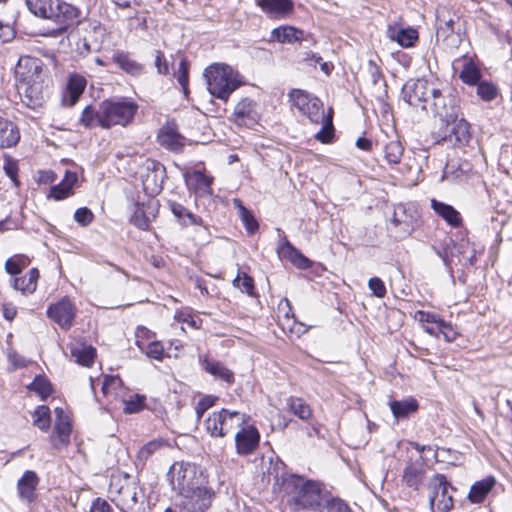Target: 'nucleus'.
Returning <instances> with one entry per match:
<instances>
[{
	"mask_svg": "<svg viewBox=\"0 0 512 512\" xmlns=\"http://www.w3.org/2000/svg\"><path fill=\"white\" fill-rule=\"evenodd\" d=\"M45 66L39 58L23 56L15 67V79L22 101L35 109L44 100Z\"/></svg>",
	"mask_w": 512,
	"mask_h": 512,
	"instance_id": "1",
	"label": "nucleus"
},
{
	"mask_svg": "<svg viewBox=\"0 0 512 512\" xmlns=\"http://www.w3.org/2000/svg\"><path fill=\"white\" fill-rule=\"evenodd\" d=\"M283 484L284 490L290 495L288 502L293 511H321L324 495L320 483L291 475L284 479Z\"/></svg>",
	"mask_w": 512,
	"mask_h": 512,
	"instance_id": "2",
	"label": "nucleus"
},
{
	"mask_svg": "<svg viewBox=\"0 0 512 512\" xmlns=\"http://www.w3.org/2000/svg\"><path fill=\"white\" fill-rule=\"evenodd\" d=\"M204 77L210 94L223 101H227L230 95L243 84L240 74L223 63L208 66L204 71Z\"/></svg>",
	"mask_w": 512,
	"mask_h": 512,
	"instance_id": "3",
	"label": "nucleus"
},
{
	"mask_svg": "<svg viewBox=\"0 0 512 512\" xmlns=\"http://www.w3.org/2000/svg\"><path fill=\"white\" fill-rule=\"evenodd\" d=\"M137 109L136 103L123 98L102 101L101 113L104 118V129L116 125L126 126L133 120Z\"/></svg>",
	"mask_w": 512,
	"mask_h": 512,
	"instance_id": "4",
	"label": "nucleus"
},
{
	"mask_svg": "<svg viewBox=\"0 0 512 512\" xmlns=\"http://www.w3.org/2000/svg\"><path fill=\"white\" fill-rule=\"evenodd\" d=\"M167 480L178 496L202 485L197 467L188 462H175L167 473Z\"/></svg>",
	"mask_w": 512,
	"mask_h": 512,
	"instance_id": "5",
	"label": "nucleus"
},
{
	"mask_svg": "<svg viewBox=\"0 0 512 512\" xmlns=\"http://www.w3.org/2000/svg\"><path fill=\"white\" fill-rule=\"evenodd\" d=\"M428 499L431 512H448L454 506L455 488L444 474L437 473L428 482Z\"/></svg>",
	"mask_w": 512,
	"mask_h": 512,
	"instance_id": "6",
	"label": "nucleus"
},
{
	"mask_svg": "<svg viewBox=\"0 0 512 512\" xmlns=\"http://www.w3.org/2000/svg\"><path fill=\"white\" fill-rule=\"evenodd\" d=\"M428 103V111L440 121L449 124L458 116V98L450 89H438L435 86V93L431 94Z\"/></svg>",
	"mask_w": 512,
	"mask_h": 512,
	"instance_id": "7",
	"label": "nucleus"
},
{
	"mask_svg": "<svg viewBox=\"0 0 512 512\" xmlns=\"http://www.w3.org/2000/svg\"><path fill=\"white\" fill-rule=\"evenodd\" d=\"M178 497L179 512H206L211 507L214 492L211 488L200 485Z\"/></svg>",
	"mask_w": 512,
	"mask_h": 512,
	"instance_id": "8",
	"label": "nucleus"
},
{
	"mask_svg": "<svg viewBox=\"0 0 512 512\" xmlns=\"http://www.w3.org/2000/svg\"><path fill=\"white\" fill-rule=\"evenodd\" d=\"M290 102L312 123L319 124L324 119L323 104L317 97L301 90L293 89L289 93Z\"/></svg>",
	"mask_w": 512,
	"mask_h": 512,
	"instance_id": "9",
	"label": "nucleus"
},
{
	"mask_svg": "<svg viewBox=\"0 0 512 512\" xmlns=\"http://www.w3.org/2000/svg\"><path fill=\"white\" fill-rule=\"evenodd\" d=\"M432 93H435V85L425 79L410 80L402 88L403 100L410 106L419 107L426 112Z\"/></svg>",
	"mask_w": 512,
	"mask_h": 512,
	"instance_id": "10",
	"label": "nucleus"
},
{
	"mask_svg": "<svg viewBox=\"0 0 512 512\" xmlns=\"http://www.w3.org/2000/svg\"><path fill=\"white\" fill-rule=\"evenodd\" d=\"M46 9L45 15H38V17L53 20L58 25L57 30L61 32L78 23L81 15L77 7L59 0L56 1L55 5L52 1L49 2Z\"/></svg>",
	"mask_w": 512,
	"mask_h": 512,
	"instance_id": "11",
	"label": "nucleus"
},
{
	"mask_svg": "<svg viewBox=\"0 0 512 512\" xmlns=\"http://www.w3.org/2000/svg\"><path fill=\"white\" fill-rule=\"evenodd\" d=\"M77 308L75 304L67 297L58 302L49 305L47 317L55 322L63 330H69L76 317Z\"/></svg>",
	"mask_w": 512,
	"mask_h": 512,
	"instance_id": "12",
	"label": "nucleus"
},
{
	"mask_svg": "<svg viewBox=\"0 0 512 512\" xmlns=\"http://www.w3.org/2000/svg\"><path fill=\"white\" fill-rule=\"evenodd\" d=\"M85 30L86 35L77 43V49L80 54H88L99 50L106 35V29L96 20H89L86 23Z\"/></svg>",
	"mask_w": 512,
	"mask_h": 512,
	"instance_id": "13",
	"label": "nucleus"
},
{
	"mask_svg": "<svg viewBox=\"0 0 512 512\" xmlns=\"http://www.w3.org/2000/svg\"><path fill=\"white\" fill-rule=\"evenodd\" d=\"M56 421L53 433L50 435V441L54 449L61 450L70 443L72 425L70 419L65 415L62 408L55 409Z\"/></svg>",
	"mask_w": 512,
	"mask_h": 512,
	"instance_id": "14",
	"label": "nucleus"
},
{
	"mask_svg": "<svg viewBox=\"0 0 512 512\" xmlns=\"http://www.w3.org/2000/svg\"><path fill=\"white\" fill-rule=\"evenodd\" d=\"M165 167L157 161H148L146 164V173L142 175L144 190L149 194H158L162 188L165 179Z\"/></svg>",
	"mask_w": 512,
	"mask_h": 512,
	"instance_id": "15",
	"label": "nucleus"
},
{
	"mask_svg": "<svg viewBox=\"0 0 512 512\" xmlns=\"http://www.w3.org/2000/svg\"><path fill=\"white\" fill-rule=\"evenodd\" d=\"M256 103L248 98L239 101L232 113L231 120L238 126L252 127L258 122Z\"/></svg>",
	"mask_w": 512,
	"mask_h": 512,
	"instance_id": "16",
	"label": "nucleus"
},
{
	"mask_svg": "<svg viewBox=\"0 0 512 512\" xmlns=\"http://www.w3.org/2000/svg\"><path fill=\"white\" fill-rule=\"evenodd\" d=\"M260 434L253 426L243 427L235 435L236 451L245 456L253 453L259 445Z\"/></svg>",
	"mask_w": 512,
	"mask_h": 512,
	"instance_id": "17",
	"label": "nucleus"
},
{
	"mask_svg": "<svg viewBox=\"0 0 512 512\" xmlns=\"http://www.w3.org/2000/svg\"><path fill=\"white\" fill-rule=\"evenodd\" d=\"M426 474L425 464L422 458L409 460L402 474V482L413 490H419L424 482Z\"/></svg>",
	"mask_w": 512,
	"mask_h": 512,
	"instance_id": "18",
	"label": "nucleus"
},
{
	"mask_svg": "<svg viewBox=\"0 0 512 512\" xmlns=\"http://www.w3.org/2000/svg\"><path fill=\"white\" fill-rule=\"evenodd\" d=\"M255 3L271 19H285L294 10L292 0H255Z\"/></svg>",
	"mask_w": 512,
	"mask_h": 512,
	"instance_id": "19",
	"label": "nucleus"
},
{
	"mask_svg": "<svg viewBox=\"0 0 512 512\" xmlns=\"http://www.w3.org/2000/svg\"><path fill=\"white\" fill-rule=\"evenodd\" d=\"M386 36L396 42L402 48H410L418 41V31L411 27H402L397 23L389 24L386 30Z\"/></svg>",
	"mask_w": 512,
	"mask_h": 512,
	"instance_id": "20",
	"label": "nucleus"
},
{
	"mask_svg": "<svg viewBox=\"0 0 512 512\" xmlns=\"http://www.w3.org/2000/svg\"><path fill=\"white\" fill-rule=\"evenodd\" d=\"M391 224L398 229L400 237H405L415 229L416 218L405 205L399 204L394 208Z\"/></svg>",
	"mask_w": 512,
	"mask_h": 512,
	"instance_id": "21",
	"label": "nucleus"
},
{
	"mask_svg": "<svg viewBox=\"0 0 512 512\" xmlns=\"http://www.w3.org/2000/svg\"><path fill=\"white\" fill-rule=\"evenodd\" d=\"M447 127L451 126L449 134H445L444 140L452 143L454 146L462 147L468 144L471 139L469 123L463 118H455Z\"/></svg>",
	"mask_w": 512,
	"mask_h": 512,
	"instance_id": "22",
	"label": "nucleus"
},
{
	"mask_svg": "<svg viewBox=\"0 0 512 512\" xmlns=\"http://www.w3.org/2000/svg\"><path fill=\"white\" fill-rule=\"evenodd\" d=\"M161 146L171 151H179L184 146V137L178 132L174 122H168L163 126L157 136Z\"/></svg>",
	"mask_w": 512,
	"mask_h": 512,
	"instance_id": "23",
	"label": "nucleus"
},
{
	"mask_svg": "<svg viewBox=\"0 0 512 512\" xmlns=\"http://www.w3.org/2000/svg\"><path fill=\"white\" fill-rule=\"evenodd\" d=\"M184 180L188 190L199 195H212V178L205 175L201 171L186 172Z\"/></svg>",
	"mask_w": 512,
	"mask_h": 512,
	"instance_id": "24",
	"label": "nucleus"
},
{
	"mask_svg": "<svg viewBox=\"0 0 512 512\" xmlns=\"http://www.w3.org/2000/svg\"><path fill=\"white\" fill-rule=\"evenodd\" d=\"M277 253L279 257L290 261L298 268L306 269L310 267L309 259L297 250L285 237L279 241Z\"/></svg>",
	"mask_w": 512,
	"mask_h": 512,
	"instance_id": "25",
	"label": "nucleus"
},
{
	"mask_svg": "<svg viewBox=\"0 0 512 512\" xmlns=\"http://www.w3.org/2000/svg\"><path fill=\"white\" fill-rule=\"evenodd\" d=\"M20 137L18 126L13 121L0 116V149L15 147Z\"/></svg>",
	"mask_w": 512,
	"mask_h": 512,
	"instance_id": "26",
	"label": "nucleus"
},
{
	"mask_svg": "<svg viewBox=\"0 0 512 512\" xmlns=\"http://www.w3.org/2000/svg\"><path fill=\"white\" fill-rule=\"evenodd\" d=\"M38 483L39 478L34 471H25L17 483L19 498L22 501L31 503L35 499V491Z\"/></svg>",
	"mask_w": 512,
	"mask_h": 512,
	"instance_id": "27",
	"label": "nucleus"
},
{
	"mask_svg": "<svg viewBox=\"0 0 512 512\" xmlns=\"http://www.w3.org/2000/svg\"><path fill=\"white\" fill-rule=\"evenodd\" d=\"M87 86L86 78L78 73L69 76L64 101L68 106H74Z\"/></svg>",
	"mask_w": 512,
	"mask_h": 512,
	"instance_id": "28",
	"label": "nucleus"
},
{
	"mask_svg": "<svg viewBox=\"0 0 512 512\" xmlns=\"http://www.w3.org/2000/svg\"><path fill=\"white\" fill-rule=\"evenodd\" d=\"M117 497L114 499L117 506L124 512L132 510L137 504V486L135 483H126L117 490Z\"/></svg>",
	"mask_w": 512,
	"mask_h": 512,
	"instance_id": "29",
	"label": "nucleus"
},
{
	"mask_svg": "<svg viewBox=\"0 0 512 512\" xmlns=\"http://www.w3.org/2000/svg\"><path fill=\"white\" fill-rule=\"evenodd\" d=\"M38 279V269L32 268L24 276H14L11 280V286L22 294H32L36 290Z\"/></svg>",
	"mask_w": 512,
	"mask_h": 512,
	"instance_id": "30",
	"label": "nucleus"
},
{
	"mask_svg": "<svg viewBox=\"0 0 512 512\" xmlns=\"http://www.w3.org/2000/svg\"><path fill=\"white\" fill-rule=\"evenodd\" d=\"M70 355L76 363L89 367L96 357V349L85 343H74L70 346Z\"/></svg>",
	"mask_w": 512,
	"mask_h": 512,
	"instance_id": "31",
	"label": "nucleus"
},
{
	"mask_svg": "<svg viewBox=\"0 0 512 512\" xmlns=\"http://www.w3.org/2000/svg\"><path fill=\"white\" fill-rule=\"evenodd\" d=\"M78 181V176L74 172L67 171L62 181L51 187L50 197L55 200H62L73 194V187Z\"/></svg>",
	"mask_w": 512,
	"mask_h": 512,
	"instance_id": "32",
	"label": "nucleus"
},
{
	"mask_svg": "<svg viewBox=\"0 0 512 512\" xmlns=\"http://www.w3.org/2000/svg\"><path fill=\"white\" fill-rule=\"evenodd\" d=\"M431 207L437 215L446 221L447 224L453 227H459L461 225V215L453 206L432 199Z\"/></svg>",
	"mask_w": 512,
	"mask_h": 512,
	"instance_id": "33",
	"label": "nucleus"
},
{
	"mask_svg": "<svg viewBox=\"0 0 512 512\" xmlns=\"http://www.w3.org/2000/svg\"><path fill=\"white\" fill-rule=\"evenodd\" d=\"M414 319L421 324L426 333L439 337V327L437 326L442 323L443 319L441 317L432 312L419 310L415 312Z\"/></svg>",
	"mask_w": 512,
	"mask_h": 512,
	"instance_id": "34",
	"label": "nucleus"
},
{
	"mask_svg": "<svg viewBox=\"0 0 512 512\" xmlns=\"http://www.w3.org/2000/svg\"><path fill=\"white\" fill-rule=\"evenodd\" d=\"M389 406L393 416L398 420L408 418L419 408L417 400L413 397L391 401Z\"/></svg>",
	"mask_w": 512,
	"mask_h": 512,
	"instance_id": "35",
	"label": "nucleus"
},
{
	"mask_svg": "<svg viewBox=\"0 0 512 512\" xmlns=\"http://www.w3.org/2000/svg\"><path fill=\"white\" fill-rule=\"evenodd\" d=\"M79 123L88 129L95 127H101L104 129V118L101 113V103L98 106H86L82 111Z\"/></svg>",
	"mask_w": 512,
	"mask_h": 512,
	"instance_id": "36",
	"label": "nucleus"
},
{
	"mask_svg": "<svg viewBox=\"0 0 512 512\" xmlns=\"http://www.w3.org/2000/svg\"><path fill=\"white\" fill-rule=\"evenodd\" d=\"M112 59L127 74L139 76L143 72V65L131 58L126 52L118 51L113 55Z\"/></svg>",
	"mask_w": 512,
	"mask_h": 512,
	"instance_id": "37",
	"label": "nucleus"
},
{
	"mask_svg": "<svg viewBox=\"0 0 512 512\" xmlns=\"http://www.w3.org/2000/svg\"><path fill=\"white\" fill-rule=\"evenodd\" d=\"M102 393L107 398L114 400L123 399L125 397V388L119 376L107 375L102 383Z\"/></svg>",
	"mask_w": 512,
	"mask_h": 512,
	"instance_id": "38",
	"label": "nucleus"
},
{
	"mask_svg": "<svg viewBox=\"0 0 512 512\" xmlns=\"http://www.w3.org/2000/svg\"><path fill=\"white\" fill-rule=\"evenodd\" d=\"M203 368L207 373L227 384L234 382V373L219 361L204 359Z\"/></svg>",
	"mask_w": 512,
	"mask_h": 512,
	"instance_id": "39",
	"label": "nucleus"
},
{
	"mask_svg": "<svg viewBox=\"0 0 512 512\" xmlns=\"http://www.w3.org/2000/svg\"><path fill=\"white\" fill-rule=\"evenodd\" d=\"M272 38L279 43H289L301 41L303 39V31L293 26H280L272 30Z\"/></svg>",
	"mask_w": 512,
	"mask_h": 512,
	"instance_id": "40",
	"label": "nucleus"
},
{
	"mask_svg": "<svg viewBox=\"0 0 512 512\" xmlns=\"http://www.w3.org/2000/svg\"><path fill=\"white\" fill-rule=\"evenodd\" d=\"M495 485V479L488 477L474 483L469 491L468 499L472 503H481Z\"/></svg>",
	"mask_w": 512,
	"mask_h": 512,
	"instance_id": "41",
	"label": "nucleus"
},
{
	"mask_svg": "<svg viewBox=\"0 0 512 512\" xmlns=\"http://www.w3.org/2000/svg\"><path fill=\"white\" fill-rule=\"evenodd\" d=\"M224 411L225 409L215 411L205 420V429L210 436L223 437Z\"/></svg>",
	"mask_w": 512,
	"mask_h": 512,
	"instance_id": "42",
	"label": "nucleus"
},
{
	"mask_svg": "<svg viewBox=\"0 0 512 512\" xmlns=\"http://www.w3.org/2000/svg\"><path fill=\"white\" fill-rule=\"evenodd\" d=\"M404 147L399 140H391L384 146V158L392 165L400 163Z\"/></svg>",
	"mask_w": 512,
	"mask_h": 512,
	"instance_id": "43",
	"label": "nucleus"
},
{
	"mask_svg": "<svg viewBox=\"0 0 512 512\" xmlns=\"http://www.w3.org/2000/svg\"><path fill=\"white\" fill-rule=\"evenodd\" d=\"M223 415V437L229 434L234 428L239 427L245 423V414H241L238 411H230L225 409Z\"/></svg>",
	"mask_w": 512,
	"mask_h": 512,
	"instance_id": "44",
	"label": "nucleus"
},
{
	"mask_svg": "<svg viewBox=\"0 0 512 512\" xmlns=\"http://www.w3.org/2000/svg\"><path fill=\"white\" fill-rule=\"evenodd\" d=\"M288 407L289 411L301 420H307L312 415L310 406L302 398L291 397L288 400Z\"/></svg>",
	"mask_w": 512,
	"mask_h": 512,
	"instance_id": "45",
	"label": "nucleus"
},
{
	"mask_svg": "<svg viewBox=\"0 0 512 512\" xmlns=\"http://www.w3.org/2000/svg\"><path fill=\"white\" fill-rule=\"evenodd\" d=\"M30 263L29 257L23 254L14 255L5 262V270L8 274L16 276Z\"/></svg>",
	"mask_w": 512,
	"mask_h": 512,
	"instance_id": "46",
	"label": "nucleus"
},
{
	"mask_svg": "<svg viewBox=\"0 0 512 512\" xmlns=\"http://www.w3.org/2000/svg\"><path fill=\"white\" fill-rule=\"evenodd\" d=\"M471 171V166L469 163L465 162L460 164L458 167H455L454 164H447L444 169V177L446 179H453L456 181H463L467 179L468 173Z\"/></svg>",
	"mask_w": 512,
	"mask_h": 512,
	"instance_id": "47",
	"label": "nucleus"
},
{
	"mask_svg": "<svg viewBox=\"0 0 512 512\" xmlns=\"http://www.w3.org/2000/svg\"><path fill=\"white\" fill-rule=\"evenodd\" d=\"M319 124H322V128L315 134V138L321 143L331 142L334 135L332 110L327 115L324 114V119Z\"/></svg>",
	"mask_w": 512,
	"mask_h": 512,
	"instance_id": "48",
	"label": "nucleus"
},
{
	"mask_svg": "<svg viewBox=\"0 0 512 512\" xmlns=\"http://www.w3.org/2000/svg\"><path fill=\"white\" fill-rule=\"evenodd\" d=\"M33 424L43 431L49 429L51 424L49 407L40 405L35 409L33 412Z\"/></svg>",
	"mask_w": 512,
	"mask_h": 512,
	"instance_id": "49",
	"label": "nucleus"
},
{
	"mask_svg": "<svg viewBox=\"0 0 512 512\" xmlns=\"http://www.w3.org/2000/svg\"><path fill=\"white\" fill-rule=\"evenodd\" d=\"M278 310L283 316V319H280L283 329L287 328L292 331L293 324L295 323V316L292 312L290 301L287 298L283 299L278 306ZM279 318H281V316H279Z\"/></svg>",
	"mask_w": 512,
	"mask_h": 512,
	"instance_id": "50",
	"label": "nucleus"
},
{
	"mask_svg": "<svg viewBox=\"0 0 512 512\" xmlns=\"http://www.w3.org/2000/svg\"><path fill=\"white\" fill-rule=\"evenodd\" d=\"M480 76L479 69L472 62L466 63L459 74V78L468 85L478 84Z\"/></svg>",
	"mask_w": 512,
	"mask_h": 512,
	"instance_id": "51",
	"label": "nucleus"
},
{
	"mask_svg": "<svg viewBox=\"0 0 512 512\" xmlns=\"http://www.w3.org/2000/svg\"><path fill=\"white\" fill-rule=\"evenodd\" d=\"M3 170L5 174L11 179L13 184L16 187H19L20 181L18 179V161L12 158L9 154H4Z\"/></svg>",
	"mask_w": 512,
	"mask_h": 512,
	"instance_id": "52",
	"label": "nucleus"
},
{
	"mask_svg": "<svg viewBox=\"0 0 512 512\" xmlns=\"http://www.w3.org/2000/svg\"><path fill=\"white\" fill-rule=\"evenodd\" d=\"M28 389L36 392L43 400L52 392L50 382L42 376H37L34 381L28 385Z\"/></svg>",
	"mask_w": 512,
	"mask_h": 512,
	"instance_id": "53",
	"label": "nucleus"
},
{
	"mask_svg": "<svg viewBox=\"0 0 512 512\" xmlns=\"http://www.w3.org/2000/svg\"><path fill=\"white\" fill-rule=\"evenodd\" d=\"M477 95L486 102L494 100L498 95L497 87L488 81H480L477 84Z\"/></svg>",
	"mask_w": 512,
	"mask_h": 512,
	"instance_id": "54",
	"label": "nucleus"
},
{
	"mask_svg": "<svg viewBox=\"0 0 512 512\" xmlns=\"http://www.w3.org/2000/svg\"><path fill=\"white\" fill-rule=\"evenodd\" d=\"M145 399H146L145 396L138 395V394L134 395L133 397H131L128 400H126L123 397V399H121V401L124 405L123 411L127 414H133V413L139 412L144 407Z\"/></svg>",
	"mask_w": 512,
	"mask_h": 512,
	"instance_id": "55",
	"label": "nucleus"
},
{
	"mask_svg": "<svg viewBox=\"0 0 512 512\" xmlns=\"http://www.w3.org/2000/svg\"><path fill=\"white\" fill-rule=\"evenodd\" d=\"M154 341V334L148 328L144 326H138L135 331V344L141 350L144 351L145 346Z\"/></svg>",
	"mask_w": 512,
	"mask_h": 512,
	"instance_id": "56",
	"label": "nucleus"
},
{
	"mask_svg": "<svg viewBox=\"0 0 512 512\" xmlns=\"http://www.w3.org/2000/svg\"><path fill=\"white\" fill-rule=\"evenodd\" d=\"M175 319L180 323H186L193 329H199L201 320L193 315L189 309L178 310L175 312Z\"/></svg>",
	"mask_w": 512,
	"mask_h": 512,
	"instance_id": "57",
	"label": "nucleus"
},
{
	"mask_svg": "<svg viewBox=\"0 0 512 512\" xmlns=\"http://www.w3.org/2000/svg\"><path fill=\"white\" fill-rule=\"evenodd\" d=\"M131 222L139 229L146 230L149 227V218L146 216L143 205L136 204Z\"/></svg>",
	"mask_w": 512,
	"mask_h": 512,
	"instance_id": "58",
	"label": "nucleus"
},
{
	"mask_svg": "<svg viewBox=\"0 0 512 512\" xmlns=\"http://www.w3.org/2000/svg\"><path fill=\"white\" fill-rule=\"evenodd\" d=\"M174 75L177 78L178 83L181 85L184 93H187L189 83V66L186 59H181L178 70Z\"/></svg>",
	"mask_w": 512,
	"mask_h": 512,
	"instance_id": "59",
	"label": "nucleus"
},
{
	"mask_svg": "<svg viewBox=\"0 0 512 512\" xmlns=\"http://www.w3.org/2000/svg\"><path fill=\"white\" fill-rule=\"evenodd\" d=\"M234 203L236 206L240 207L241 219L245 225V228L249 233H254L258 229V223L255 220L254 216L241 205L238 199H235Z\"/></svg>",
	"mask_w": 512,
	"mask_h": 512,
	"instance_id": "60",
	"label": "nucleus"
},
{
	"mask_svg": "<svg viewBox=\"0 0 512 512\" xmlns=\"http://www.w3.org/2000/svg\"><path fill=\"white\" fill-rule=\"evenodd\" d=\"M163 446L162 441L152 440L145 444L138 452V460L146 462L156 451Z\"/></svg>",
	"mask_w": 512,
	"mask_h": 512,
	"instance_id": "61",
	"label": "nucleus"
},
{
	"mask_svg": "<svg viewBox=\"0 0 512 512\" xmlns=\"http://www.w3.org/2000/svg\"><path fill=\"white\" fill-rule=\"evenodd\" d=\"M148 358L162 360L164 357V347L159 341L149 342L143 351Z\"/></svg>",
	"mask_w": 512,
	"mask_h": 512,
	"instance_id": "62",
	"label": "nucleus"
},
{
	"mask_svg": "<svg viewBox=\"0 0 512 512\" xmlns=\"http://www.w3.org/2000/svg\"><path fill=\"white\" fill-rule=\"evenodd\" d=\"M74 220L81 226H88L94 220L93 212L87 207L78 208L74 213Z\"/></svg>",
	"mask_w": 512,
	"mask_h": 512,
	"instance_id": "63",
	"label": "nucleus"
},
{
	"mask_svg": "<svg viewBox=\"0 0 512 512\" xmlns=\"http://www.w3.org/2000/svg\"><path fill=\"white\" fill-rule=\"evenodd\" d=\"M234 285L237 286L242 292H246L248 295H252L254 290V281L253 279L248 276L247 274H244L243 277L238 275L234 281Z\"/></svg>",
	"mask_w": 512,
	"mask_h": 512,
	"instance_id": "64",
	"label": "nucleus"
}]
</instances>
